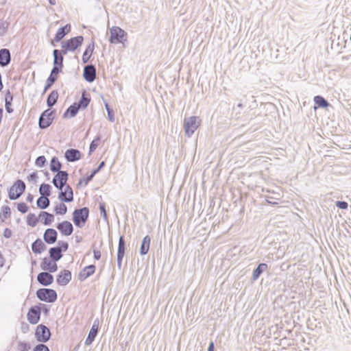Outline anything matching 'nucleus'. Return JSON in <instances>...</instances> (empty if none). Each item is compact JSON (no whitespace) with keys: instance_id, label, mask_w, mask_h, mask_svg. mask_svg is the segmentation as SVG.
<instances>
[{"instance_id":"obj_26","label":"nucleus","mask_w":351,"mask_h":351,"mask_svg":"<svg viewBox=\"0 0 351 351\" xmlns=\"http://www.w3.org/2000/svg\"><path fill=\"white\" fill-rule=\"evenodd\" d=\"M105 165H106L105 162L104 161H101L99 163V166L96 169H94L91 171L90 175L87 176L86 178H84L83 180H80L78 184H81L82 183V182H84V185H87L88 183L93 180L94 176L97 173H98L99 172V171L105 166Z\"/></svg>"},{"instance_id":"obj_25","label":"nucleus","mask_w":351,"mask_h":351,"mask_svg":"<svg viewBox=\"0 0 351 351\" xmlns=\"http://www.w3.org/2000/svg\"><path fill=\"white\" fill-rule=\"evenodd\" d=\"M38 219L45 226H50L54 221V215L46 211H41Z\"/></svg>"},{"instance_id":"obj_39","label":"nucleus","mask_w":351,"mask_h":351,"mask_svg":"<svg viewBox=\"0 0 351 351\" xmlns=\"http://www.w3.org/2000/svg\"><path fill=\"white\" fill-rule=\"evenodd\" d=\"M49 204L50 201L47 197H40L36 201V205L40 209H46Z\"/></svg>"},{"instance_id":"obj_5","label":"nucleus","mask_w":351,"mask_h":351,"mask_svg":"<svg viewBox=\"0 0 351 351\" xmlns=\"http://www.w3.org/2000/svg\"><path fill=\"white\" fill-rule=\"evenodd\" d=\"M199 125V118L197 117H190L184 120V129L185 134L190 137Z\"/></svg>"},{"instance_id":"obj_37","label":"nucleus","mask_w":351,"mask_h":351,"mask_svg":"<svg viewBox=\"0 0 351 351\" xmlns=\"http://www.w3.org/2000/svg\"><path fill=\"white\" fill-rule=\"evenodd\" d=\"M51 186L49 184L43 183L40 185L39 193L41 197H49L51 195Z\"/></svg>"},{"instance_id":"obj_41","label":"nucleus","mask_w":351,"mask_h":351,"mask_svg":"<svg viewBox=\"0 0 351 351\" xmlns=\"http://www.w3.org/2000/svg\"><path fill=\"white\" fill-rule=\"evenodd\" d=\"M38 220L39 219L34 213H29L27 216V223L31 227H35Z\"/></svg>"},{"instance_id":"obj_9","label":"nucleus","mask_w":351,"mask_h":351,"mask_svg":"<svg viewBox=\"0 0 351 351\" xmlns=\"http://www.w3.org/2000/svg\"><path fill=\"white\" fill-rule=\"evenodd\" d=\"M66 53H64L63 52V49L61 50L59 49H54L53 51V69L57 71L58 72L61 73L62 71V68L64 66L63 61H64V55H66Z\"/></svg>"},{"instance_id":"obj_35","label":"nucleus","mask_w":351,"mask_h":351,"mask_svg":"<svg viewBox=\"0 0 351 351\" xmlns=\"http://www.w3.org/2000/svg\"><path fill=\"white\" fill-rule=\"evenodd\" d=\"M90 97L84 91L82 93V97L80 99L79 101L76 104L77 106H79L80 109H85L88 107V106L90 103Z\"/></svg>"},{"instance_id":"obj_52","label":"nucleus","mask_w":351,"mask_h":351,"mask_svg":"<svg viewBox=\"0 0 351 351\" xmlns=\"http://www.w3.org/2000/svg\"><path fill=\"white\" fill-rule=\"evenodd\" d=\"M38 178V177L37 173L32 172L27 176V180L29 182H33L34 184H36Z\"/></svg>"},{"instance_id":"obj_46","label":"nucleus","mask_w":351,"mask_h":351,"mask_svg":"<svg viewBox=\"0 0 351 351\" xmlns=\"http://www.w3.org/2000/svg\"><path fill=\"white\" fill-rule=\"evenodd\" d=\"M99 210L104 220L105 221H108V215L106 210V204L104 202L99 203Z\"/></svg>"},{"instance_id":"obj_6","label":"nucleus","mask_w":351,"mask_h":351,"mask_svg":"<svg viewBox=\"0 0 351 351\" xmlns=\"http://www.w3.org/2000/svg\"><path fill=\"white\" fill-rule=\"evenodd\" d=\"M127 36V33L119 27H112L110 29V43H123Z\"/></svg>"},{"instance_id":"obj_64","label":"nucleus","mask_w":351,"mask_h":351,"mask_svg":"<svg viewBox=\"0 0 351 351\" xmlns=\"http://www.w3.org/2000/svg\"><path fill=\"white\" fill-rule=\"evenodd\" d=\"M267 202H268L269 204H271V201H269H269H267Z\"/></svg>"},{"instance_id":"obj_36","label":"nucleus","mask_w":351,"mask_h":351,"mask_svg":"<svg viewBox=\"0 0 351 351\" xmlns=\"http://www.w3.org/2000/svg\"><path fill=\"white\" fill-rule=\"evenodd\" d=\"M62 164L58 158L56 156L53 157L51 160L50 170L53 173H58L61 171Z\"/></svg>"},{"instance_id":"obj_1","label":"nucleus","mask_w":351,"mask_h":351,"mask_svg":"<svg viewBox=\"0 0 351 351\" xmlns=\"http://www.w3.org/2000/svg\"><path fill=\"white\" fill-rule=\"evenodd\" d=\"M89 216V209L87 207L75 209L73 213L72 220L74 224L80 228H83Z\"/></svg>"},{"instance_id":"obj_51","label":"nucleus","mask_w":351,"mask_h":351,"mask_svg":"<svg viewBox=\"0 0 351 351\" xmlns=\"http://www.w3.org/2000/svg\"><path fill=\"white\" fill-rule=\"evenodd\" d=\"M33 351H50L49 348L43 343H39L34 347Z\"/></svg>"},{"instance_id":"obj_11","label":"nucleus","mask_w":351,"mask_h":351,"mask_svg":"<svg viewBox=\"0 0 351 351\" xmlns=\"http://www.w3.org/2000/svg\"><path fill=\"white\" fill-rule=\"evenodd\" d=\"M41 306H32L27 313V317L29 322L32 324H36L40 319Z\"/></svg>"},{"instance_id":"obj_15","label":"nucleus","mask_w":351,"mask_h":351,"mask_svg":"<svg viewBox=\"0 0 351 351\" xmlns=\"http://www.w3.org/2000/svg\"><path fill=\"white\" fill-rule=\"evenodd\" d=\"M56 228L64 236H70L73 232V226L69 221H63L58 223Z\"/></svg>"},{"instance_id":"obj_44","label":"nucleus","mask_w":351,"mask_h":351,"mask_svg":"<svg viewBox=\"0 0 351 351\" xmlns=\"http://www.w3.org/2000/svg\"><path fill=\"white\" fill-rule=\"evenodd\" d=\"M47 162L46 158L44 156H40L37 157V158L35 160V165L36 166L38 167H43L45 165Z\"/></svg>"},{"instance_id":"obj_38","label":"nucleus","mask_w":351,"mask_h":351,"mask_svg":"<svg viewBox=\"0 0 351 351\" xmlns=\"http://www.w3.org/2000/svg\"><path fill=\"white\" fill-rule=\"evenodd\" d=\"M314 102L319 108H326L330 106L328 101L320 95L314 97Z\"/></svg>"},{"instance_id":"obj_19","label":"nucleus","mask_w":351,"mask_h":351,"mask_svg":"<svg viewBox=\"0 0 351 351\" xmlns=\"http://www.w3.org/2000/svg\"><path fill=\"white\" fill-rule=\"evenodd\" d=\"M66 160L69 162L79 160L82 158L81 152L77 149H68L64 153Z\"/></svg>"},{"instance_id":"obj_14","label":"nucleus","mask_w":351,"mask_h":351,"mask_svg":"<svg viewBox=\"0 0 351 351\" xmlns=\"http://www.w3.org/2000/svg\"><path fill=\"white\" fill-rule=\"evenodd\" d=\"M83 77L88 82H93L96 77V68L93 64H88L84 66Z\"/></svg>"},{"instance_id":"obj_56","label":"nucleus","mask_w":351,"mask_h":351,"mask_svg":"<svg viewBox=\"0 0 351 351\" xmlns=\"http://www.w3.org/2000/svg\"><path fill=\"white\" fill-rule=\"evenodd\" d=\"M93 254H94V258L97 261L99 260L101 258V252L98 250H93Z\"/></svg>"},{"instance_id":"obj_24","label":"nucleus","mask_w":351,"mask_h":351,"mask_svg":"<svg viewBox=\"0 0 351 351\" xmlns=\"http://www.w3.org/2000/svg\"><path fill=\"white\" fill-rule=\"evenodd\" d=\"M71 31V25L66 24L59 28L55 34L54 40L56 43L60 42Z\"/></svg>"},{"instance_id":"obj_32","label":"nucleus","mask_w":351,"mask_h":351,"mask_svg":"<svg viewBox=\"0 0 351 351\" xmlns=\"http://www.w3.org/2000/svg\"><path fill=\"white\" fill-rule=\"evenodd\" d=\"M268 266L266 263H260L252 273V280H256L267 269Z\"/></svg>"},{"instance_id":"obj_49","label":"nucleus","mask_w":351,"mask_h":351,"mask_svg":"<svg viewBox=\"0 0 351 351\" xmlns=\"http://www.w3.org/2000/svg\"><path fill=\"white\" fill-rule=\"evenodd\" d=\"M28 206L24 202H20L17 204V209L21 213H25L28 211Z\"/></svg>"},{"instance_id":"obj_48","label":"nucleus","mask_w":351,"mask_h":351,"mask_svg":"<svg viewBox=\"0 0 351 351\" xmlns=\"http://www.w3.org/2000/svg\"><path fill=\"white\" fill-rule=\"evenodd\" d=\"M105 107L108 113V118L110 121L114 122V117L112 109H111L108 104H105Z\"/></svg>"},{"instance_id":"obj_58","label":"nucleus","mask_w":351,"mask_h":351,"mask_svg":"<svg viewBox=\"0 0 351 351\" xmlns=\"http://www.w3.org/2000/svg\"><path fill=\"white\" fill-rule=\"evenodd\" d=\"M12 103H5V110L7 112L12 113L13 112V109L11 108Z\"/></svg>"},{"instance_id":"obj_4","label":"nucleus","mask_w":351,"mask_h":351,"mask_svg":"<svg viewBox=\"0 0 351 351\" xmlns=\"http://www.w3.org/2000/svg\"><path fill=\"white\" fill-rule=\"evenodd\" d=\"M84 41V37L82 36H77L62 43V49L64 53H67L69 51H74L79 47H80Z\"/></svg>"},{"instance_id":"obj_55","label":"nucleus","mask_w":351,"mask_h":351,"mask_svg":"<svg viewBox=\"0 0 351 351\" xmlns=\"http://www.w3.org/2000/svg\"><path fill=\"white\" fill-rule=\"evenodd\" d=\"M12 230L9 228H5L3 232L4 237L9 239L12 237Z\"/></svg>"},{"instance_id":"obj_42","label":"nucleus","mask_w":351,"mask_h":351,"mask_svg":"<svg viewBox=\"0 0 351 351\" xmlns=\"http://www.w3.org/2000/svg\"><path fill=\"white\" fill-rule=\"evenodd\" d=\"M54 211L56 215H63L67 212V207L64 204L60 203L55 207Z\"/></svg>"},{"instance_id":"obj_34","label":"nucleus","mask_w":351,"mask_h":351,"mask_svg":"<svg viewBox=\"0 0 351 351\" xmlns=\"http://www.w3.org/2000/svg\"><path fill=\"white\" fill-rule=\"evenodd\" d=\"M94 49H95L94 42H92L87 46V47L86 48V49L83 53V56H82L83 63L85 64L88 62V60L94 51Z\"/></svg>"},{"instance_id":"obj_50","label":"nucleus","mask_w":351,"mask_h":351,"mask_svg":"<svg viewBox=\"0 0 351 351\" xmlns=\"http://www.w3.org/2000/svg\"><path fill=\"white\" fill-rule=\"evenodd\" d=\"M20 351H28L31 348V346L27 342H20L19 343Z\"/></svg>"},{"instance_id":"obj_61","label":"nucleus","mask_w":351,"mask_h":351,"mask_svg":"<svg viewBox=\"0 0 351 351\" xmlns=\"http://www.w3.org/2000/svg\"><path fill=\"white\" fill-rule=\"evenodd\" d=\"M28 328H29V326H28V324H23V325L22 326V331H23V332H27V330H28Z\"/></svg>"},{"instance_id":"obj_23","label":"nucleus","mask_w":351,"mask_h":351,"mask_svg":"<svg viewBox=\"0 0 351 351\" xmlns=\"http://www.w3.org/2000/svg\"><path fill=\"white\" fill-rule=\"evenodd\" d=\"M59 73L60 72H58L55 69H51V73L47 79L46 84L43 90V93H46L47 90H48L56 82Z\"/></svg>"},{"instance_id":"obj_22","label":"nucleus","mask_w":351,"mask_h":351,"mask_svg":"<svg viewBox=\"0 0 351 351\" xmlns=\"http://www.w3.org/2000/svg\"><path fill=\"white\" fill-rule=\"evenodd\" d=\"M11 62V54L8 49L3 48L0 49V66H7Z\"/></svg>"},{"instance_id":"obj_47","label":"nucleus","mask_w":351,"mask_h":351,"mask_svg":"<svg viewBox=\"0 0 351 351\" xmlns=\"http://www.w3.org/2000/svg\"><path fill=\"white\" fill-rule=\"evenodd\" d=\"M62 252H65L69 248V243L66 241H59L56 246Z\"/></svg>"},{"instance_id":"obj_27","label":"nucleus","mask_w":351,"mask_h":351,"mask_svg":"<svg viewBox=\"0 0 351 351\" xmlns=\"http://www.w3.org/2000/svg\"><path fill=\"white\" fill-rule=\"evenodd\" d=\"M95 271V266L94 265H90L84 268V269L79 274V279L80 280H84Z\"/></svg>"},{"instance_id":"obj_20","label":"nucleus","mask_w":351,"mask_h":351,"mask_svg":"<svg viewBox=\"0 0 351 351\" xmlns=\"http://www.w3.org/2000/svg\"><path fill=\"white\" fill-rule=\"evenodd\" d=\"M58 238V232L53 228H47L43 234L44 241L49 245L56 242Z\"/></svg>"},{"instance_id":"obj_40","label":"nucleus","mask_w":351,"mask_h":351,"mask_svg":"<svg viewBox=\"0 0 351 351\" xmlns=\"http://www.w3.org/2000/svg\"><path fill=\"white\" fill-rule=\"evenodd\" d=\"M11 215V209L8 206H3L0 213V221L4 222Z\"/></svg>"},{"instance_id":"obj_31","label":"nucleus","mask_w":351,"mask_h":351,"mask_svg":"<svg viewBox=\"0 0 351 351\" xmlns=\"http://www.w3.org/2000/svg\"><path fill=\"white\" fill-rule=\"evenodd\" d=\"M79 110V106H77L76 103H74L66 110L63 114V117H74L77 114Z\"/></svg>"},{"instance_id":"obj_2","label":"nucleus","mask_w":351,"mask_h":351,"mask_svg":"<svg viewBox=\"0 0 351 351\" xmlns=\"http://www.w3.org/2000/svg\"><path fill=\"white\" fill-rule=\"evenodd\" d=\"M36 297L40 301L48 303H53L58 298L57 293L55 290L48 288H40L36 291Z\"/></svg>"},{"instance_id":"obj_16","label":"nucleus","mask_w":351,"mask_h":351,"mask_svg":"<svg viewBox=\"0 0 351 351\" xmlns=\"http://www.w3.org/2000/svg\"><path fill=\"white\" fill-rule=\"evenodd\" d=\"M58 199L64 202H71L73 200V192L71 187L66 185L64 191L63 189L58 194Z\"/></svg>"},{"instance_id":"obj_60","label":"nucleus","mask_w":351,"mask_h":351,"mask_svg":"<svg viewBox=\"0 0 351 351\" xmlns=\"http://www.w3.org/2000/svg\"><path fill=\"white\" fill-rule=\"evenodd\" d=\"M26 200H27L28 202H33V200H34V196H33L32 194L29 193V194L27 195V199H26Z\"/></svg>"},{"instance_id":"obj_43","label":"nucleus","mask_w":351,"mask_h":351,"mask_svg":"<svg viewBox=\"0 0 351 351\" xmlns=\"http://www.w3.org/2000/svg\"><path fill=\"white\" fill-rule=\"evenodd\" d=\"M100 141V137L96 136L90 143L89 146V154H91L98 147L99 142Z\"/></svg>"},{"instance_id":"obj_57","label":"nucleus","mask_w":351,"mask_h":351,"mask_svg":"<svg viewBox=\"0 0 351 351\" xmlns=\"http://www.w3.org/2000/svg\"><path fill=\"white\" fill-rule=\"evenodd\" d=\"M37 306H41V311H43L45 314H47L48 313L49 309H48L47 306L45 304L40 303Z\"/></svg>"},{"instance_id":"obj_21","label":"nucleus","mask_w":351,"mask_h":351,"mask_svg":"<svg viewBox=\"0 0 351 351\" xmlns=\"http://www.w3.org/2000/svg\"><path fill=\"white\" fill-rule=\"evenodd\" d=\"M71 280V272L69 270L64 269L58 276L56 281L60 285H66Z\"/></svg>"},{"instance_id":"obj_33","label":"nucleus","mask_w":351,"mask_h":351,"mask_svg":"<svg viewBox=\"0 0 351 351\" xmlns=\"http://www.w3.org/2000/svg\"><path fill=\"white\" fill-rule=\"evenodd\" d=\"M58 99V93L56 90H52L48 95L47 99V105L51 108H52L57 102Z\"/></svg>"},{"instance_id":"obj_63","label":"nucleus","mask_w":351,"mask_h":351,"mask_svg":"<svg viewBox=\"0 0 351 351\" xmlns=\"http://www.w3.org/2000/svg\"><path fill=\"white\" fill-rule=\"evenodd\" d=\"M55 42H56V41L54 40V38H53V39L51 40V45L55 46V44H54V43H55Z\"/></svg>"},{"instance_id":"obj_29","label":"nucleus","mask_w":351,"mask_h":351,"mask_svg":"<svg viewBox=\"0 0 351 351\" xmlns=\"http://www.w3.org/2000/svg\"><path fill=\"white\" fill-rule=\"evenodd\" d=\"M49 258L51 259L53 262H57L60 259L62 258L63 254L60 250L58 247H53L49 250Z\"/></svg>"},{"instance_id":"obj_30","label":"nucleus","mask_w":351,"mask_h":351,"mask_svg":"<svg viewBox=\"0 0 351 351\" xmlns=\"http://www.w3.org/2000/svg\"><path fill=\"white\" fill-rule=\"evenodd\" d=\"M151 238L149 235L145 236L142 241L141 247H140V254L141 255H145L147 254L150 247Z\"/></svg>"},{"instance_id":"obj_3","label":"nucleus","mask_w":351,"mask_h":351,"mask_svg":"<svg viewBox=\"0 0 351 351\" xmlns=\"http://www.w3.org/2000/svg\"><path fill=\"white\" fill-rule=\"evenodd\" d=\"M26 185L22 180H17L8 191V197L10 200L19 199L25 192Z\"/></svg>"},{"instance_id":"obj_17","label":"nucleus","mask_w":351,"mask_h":351,"mask_svg":"<svg viewBox=\"0 0 351 351\" xmlns=\"http://www.w3.org/2000/svg\"><path fill=\"white\" fill-rule=\"evenodd\" d=\"M40 267L44 271H49L50 273H54L58 270V265L56 262L51 258L45 257L40 263Z\"/></svg>"},{"instance_id":"obj_59","label":"nucleus","mask_w":351,"mask_h":351,"mask_svg":"<svg viewBox=\"0 0 351 351\" xmlns=\"http://www.w3.org/2000/svg\"><path fill=\"white\" fill-rule=\"evenodd\" d=\"M214 350H215L214 343L213 341H211L209 343V346H208V351H214Z\"/></svg>"},{"instance_id":"obj_54","label":"nucleus","mask_w":351,"mask_h":351,"mask_svg":"<svg viewBox=\"0 0 351 351\" xmlns=\"http://www.w3.org/2000/svg\"><path fill=\"white\" fill-rule=\"evenodd\" d=\"M12 99H13V96L11 94L10 90H8L6 92V94H5V103H7V104L12 103Z\"/></svg>"},{"instance_id":"obj_45","label":"nucleus","mask_w":351,"mask_h":351,"mask_svg":"<svg viewBox=\"0 0 351 351\" xmlns=\"http://www.w3.org/2000/svg\"><path fill=\"white\" fill-rule=\"evenodd\" d=\"M9 23L7 21H0V37L7 32Z\"/></svg>"},{"instance_id":"obj_13","label":"nucleus","mask_w":351,"mask_h":351,"mask_svg":"<svg viewBox=\"0 0 351 351\" xmlns=\"http://www.w3.org/2000/svg\"><path fill=\"white\" fill-rule=\"evenodd\" d=\"M125 241L123 236H121L119 239L118 250H117V267L121 268L122 261L125 255Z\"/></svg>"},{"instance_id":"obj_7","label":"nucleus","mask_w":351,"mask_h":351,"mask_svg":"<svg viewBox=\"0 0 351 351\" xmlns=\"http://www.w3.org/2000/svg\"><path fill=\"white\" fill-rule=\"evenodd\" d=\"M69 178V173L66 171H59L56 173L52 180V183L56 188L58 190L62 191L63 188L66 185V182Z\"/></svg>"},{"instance_id":"obj_28","label":"nucleus","mask_w":351,"mask_h":351,"mask_svg":"<svg viewBox=\"0 0 351 351\" xmlns=\"http://www.w3.org/2000/svg\"><path fill=\"white\" fill-rule=\"evenodd\" d=\"M47 249V245L43 242L40 239H37L32 244V250L35 254H41Z\"/></svg>"},{"instance_id":"obj_18","label":"nucleus","mask_w":351,"mask_h":351,"mask_svg":"<svg viewBox=\"0 0 351 351\" xmlns=\"http://www.w3.org/2000/svg\"><path fill=\"white\" fill-rule=\"evenodd\" d=\"M37 280L41 285L47 287L53 283V276L49 272L43 271L38 274Z\"/></svg>"},{"instance_id":"obj_53","label":"nucleus","mask_w":351,"mask_h":351,"mask_svg":"<svg viewBox=\"0 0 351 351\" xmlns=\"http://www.w3.org/2000/svg\"><path fill=\"white\" fill-rule=\"evenodd\" d=\"M335 205L339 208L343 210H346L348 207V204L345 201H337Z\"/></svg>"},{"instance_id":"obj_62","label":"nucleus","mask_w":351,"mask_h":351,"mask_svg":"<svg viewBox=\"0 0 351 351\" xmlns=\"http://www.w3.org/2000/svg\"><path fill=\"white\" fill-rule=\"evenodd\" d=\"M49 3L52 5H55L56 3V0H48Z\"/></svg>"},{"instance_id":"obj_12","label":"nucleus","mask_w":351,"mask_h":351,"mask_svg":"<svg viewBox=\"0 0 351 351\" xmlns=\"http://www.w3.org/2000/svg\"><path fill=\"white\" fill-rule=\"evenodd\" d=\"M99 328V321L98 319H96L93 324L88 332V337L85 341L86 346H90L95 340V337L97 335L98 331Z\"/></svg>"},{"instance_id":"obj_8","label":"nucleus","mask_w":351,"mask_h":351,"mask_svg":"<svg viewBox=\"0 0 351 351\" xmlns=\"http://www.w3.org/2000/svg\"><path fill=\"white\" fill-rule=\"evenodd\" d=\"M35 336L38 341L45 343L50 339L51 332L46 326L40 324L36 327Z\"/></svg>"},{"instance_id":"obj_10","label":"nucleus","mask_w":351,"mask_h":351,"mask_svg":"<svg viewBox=\"0 0 351 351\" xmlns=\"http://www.w3.org/2000/svg\"><path fill=\"white\" fill-rule=\"evenodd\" d=\"M53 112L54 111H50L49 109H47L41 113L38 121V125L40 129H46L50 126L53 120L52 117Z\"/></svg>"}]
</instances>
